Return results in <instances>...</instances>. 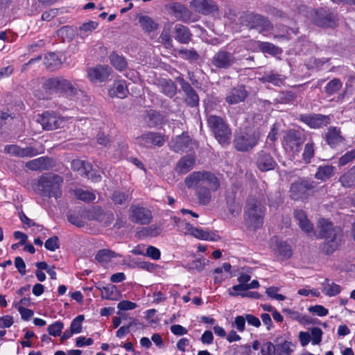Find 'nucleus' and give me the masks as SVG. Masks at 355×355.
I'll use <instances>...</instances> for the list:
<instances>
[{
  "label": "nucleus",
  "mask_w": 355,
  "mask_h": 355,
  "mask_svg": "<svg viewBox=\"0 0 355 355\" xmlns=\"http://www.w3.org/2000/svg\"><path fill=\"white\" fill-rule=\"evenodd\" d=\"M184 184L189 189H196L198 202L202 205L211 202L212 193L220 187V180L216 175L207 171L192 172L184 179Z\"/></svg>",
  "instance_id": "nucleus-1"
},
{
  "label": "nucleus",
  "mask_w": 355,
  "mask_h": 355,
  "mask_svg": "<svg viewBox=\"0 0 355 355\" xmlns=\"http://www.w3.org/2000/svg\"><path fill=\"white\" fill-rule=\"evenodd\" d=\"M266 208L255 197L248 198L244 209V220L246 225L252 229L260 227L263 223Z\"/></svg>",
  "instance_id": "nucleus-2"
},
{
  "label": "nucleus",
  "mask_w": 355,
  "mask_h": 355,
  "mask_svg": "<svg viewBox=\"0 0 355 355\" xmlns=\"http://www.w3.org/2000/svg\"><path fill=\"white\" fill-rule=\"evenodd\" d=\"M63 179L53 173H46L40 177L38 184L42 187L43 194L53 196L55 198L60 197V187Z\"/></svg>",
  "instance_id": "nucleus-3"
},
{
  "label": "nucleus",
  "mask_w": 355,
  "mask_h": 355,
  "mask_svg": "<svg viewBox=\"0 0 355 355\" xmlns=\"http://www.w3.org/2000/svg\"><path fill=\"white\" fill-rule=\"evenodd\" d=\"M207 123L220 144H225L230 142L231 130L222 118L211 115L207 119Z\"/></svg>",
  "instance_id": "nucleus-4"
},
{
  "label": "nucleus",
  "mask_w": 355,
  "mask_h": 355,
  "mask_svg": "<svg viewBox=\"0 0 355 355\" xmlns=\"http://www.w3.org/2000/svg\"><path fill=\"white\" fill-rule=\"evenodd\" d=\"M261 137L259 130H248L235 137L234 146L239 151H248L253 148Z\"/></svg>",
  "instance_id": "nucleus-5"
},
{
  "label": "nucleus",
  "mask_w": 355,
  "mask_h": 355,
  "mask_svg": "<svg viewBox=\"0 0 355 355\" xmlns=\"http://www.w3.org/2000/svg\"><path fill=\"white\" fill-rule=\"evenodd\" d=\"M43 87L47 90H53L63 92L65 94L72 96L78 93V89L68 80L56 77L47 79L43 84Z\"/></svg>",
  "instance_id": "nucleus-6"
},
{
  "label": "nucleus",
  "mask_w": 355,
  "mask_h": 355,
  "mask_svg": "<svg viewBox=\"0 0 355 355\" xmlns=\"http://www.w3.org/2000/svg\"><path fill=\"white\" fill-rule=\"evenodd\" d=\"M241 22L250 28L257 29L260 33L272 29V24L265 17L254 13H245L241 17Z\"/></svg>",
  "instance_id": "nucleus-7"
},
{
  "label": "nucleus",
  "mask_w": 355,
  "mask_h": 355,
  "mask_svg": "<svg viewBox=\"0 0 355 355\" xmlns=\"http://www.w3.org/2000/svg\"><path fill=\"white\" fill-rule=\"evenodd\" d=\"M37 121L42 125L44 130H53L62 128L65 125V120L63 117L55 112H46L39 116Z\"/></svg>",
  "instance_id": "nucleus-8"
},
{
  "label": "nucleus",
  "mask_w": 355,
  "mask_h": 355,
  "mask_svg": "<svg viewBox=\"0 0 355 355\" xmlns=\"http://www.w3.org/2000/svg\"><path fill=\"white\" fill-rule=\"evenodd\" d=\"M180 231L184 235H191L193 237L205 241H217L219 236L207 231L193 227L190 223L182 220L180 225Z\"/></svg>",
  "instance_id": "nucleus-9"
},
{
  "label": "nucleus",
  "mask_w": 355,
  "mask_h": 355,
  "mask_svg": "<svg viewBox=\"0 0 355 355\" xmlns=\"http://www.w3.org/2000/svg\"><path fill=\"white\" fill-rule=\"evenodd\" d=\"M315 184L313 181L300 180L293 183L291 185V197L295 200H302L307 197L308 193L315 188Z\"/></svg>",
  "instance_id": "nucleus-10"
},
{
  "label": "nucleus",
  "mask_w": 355,
  "mask_h": 355,
  "mask_svg": "<svg viewBox=\"0 0 355 355\" xmlns=\"http://www.w3.org/2000/svg\"><path fill=\"white\" fill-rule=\"evenodd\" d=\"M308 17L315 24L323 27H329L336 24L333 14L327 13L324 9L309 11Z\"/></svg>",
  "instance_id": "nucleus-11"
},
{
  "label": "nucleus",
  "mask_w": 355,
  "mask_h": 355,
  "mask_svg": "<svg viewBox=\"0 0 355 355\" xmlns=\"http://www.w3.org/2000/svg\"><path fill=\"white\" fill-rule=\"evenodd\" d=\"M138 143L144 147L162 146L167 137L159 132H149L142 135L137 138Z\"/></svg>",
  "instance_id": "nucleus-12"
},
{
  "label": "nucleus",
  "mask_w": 355,
  "mask_h": 355,
  "mask_svg": "<svg viewBox=\"0 0 355 355\" xmlns=\"http://www.w3.org/2000/svg\"><path fill=\"white\" fill-rule=\"evenodd\" d=\"M236 62L234 55L225 50L217 52L211 59V64L219 69H227Z\"/></svg>",
  "instance_id": "nucleus-13"
},
{
  "label": "nucleus",
  "mask_w": 355,
  "mask_h": 355,
  "mask_svg": "<svg viewBox=\"0 0 355 355\" xmlns=\"http://www.w3.org/2000/svg\"><path fill=\"white\" fill-rule=\"evenodd\" d=\"M166 8L168 13L175 17L177 19L184 22L190 21L191 12L184 5L180 3L173 2L167 4Z\"/></svg>",
  "instance_id": "nucleus-14"
},
{
  "label": "nucleus",
  "mask_w": 355,
  "mask_h": 355,
  "mask_svg": "<svg viewBox=\"0 0 355 355\" xmlns=\"http://www.w3.org/2000/svg\"><path fill=\"white\" fill-rule=\"evenodd\" d=\"M130 218L132 221L141 225L148 224L151 219V211L142 207L132 206Z\"/></svg>",
  "instance_id": "nucleus-15"
},
{
  "label": "nucleus",
  "mask_w": 355,
  "mask_h": 355,
  "mask_svg": "<svg viewBox=\"0 0 355 355\" xmlns=\"http://www.w3.org/2000/svg\"><path fill=\"white\" fill-rule=\"evenodd\" d=\"M71 168L73 171H78L81 175H85L94 182H97L101 179V175H94L91 173L92 166L89 162L80 159H74L71 162Z\"/></svg>",
  "instance_id": "nucleus-16"
},
{
  "label": "nucleus",
  "mask_w": 355,
  "mask_h": 355,
  "mask_svg": "<svg viewBox=\"0 0 355 355\" xmlns=\"http://www.w3.org/2000/svg\"><path fill=\"white\" fill-rule=\"evenodd\" d=\"M256 164L261 171L265 172L273 170L277 163L270 153L261 150L257 155Z\"/></svg>",
  "instance_id": "nucleus-17"
},
{
  "label": "nucleus",
  "mask_w": 355,
  "mask_h": 355,
  "mask_svg": "<svg viewBox=\"0 0 355 355\" xmlns=\"http://www.w3.org/2000/svg\"><path fill=\"white\" fill-rule=\"evenodd\" d=\"M304 141V137L297 130H288L284 136V142L286 147L289 148L293 151H298L299 147Z\"/></svg>",
  "instance_id": "nucleus-18"
},
{
  "label": "nucleus",
  "mask_w": 355,
  "mask_h": 355,
  "mask_svg": "<svg viewBox=\"0 0 355 355\" xmlns=\"http://www.w3.org/2000/svg\"><path fill=\"white\" fill-rule=\"evenodd\" d=\"M111 69L107 65H98L87 70V77L92 82H103L110 73Z\"/></svg>",
  "instance_id": "nucleus-19"
},
{
  "label": "nucleus",
  "mask_w": 355,
  "mask_h": 355,
  "mask_svg": "<svg viewBox=\"0 0 355 355\" xmlns=\"http://www.w3.org/2000/svg\"><path fill=\"white\" fill-rule=\"evenodd\" d=\"M301 119L313 128H320L330 123L329 116L322 114L304 115Z\"/></svg>",
  "instance_id": "nucleus-20"
},
{
  "label": "nucleus",
  "mask_w": 355,
  "mask_h": 355,
  "mask_svg": "<svg viewBox=\"0 0 355 355\" xmlns=\"http://www.w3.org/2000/svg\"><path fill=\"white\" fill-rule=\"evenodd\" d=\"M248 92L243 86L232 88L226 94L225 101L229 105H234L241 103L248 96Z\"/></svg>",
  "instance_id": "nucleus-21"
},
{
  "label": "nucleus",
  "mask_w": 355,
  "mask_h": 355,
  "mask_svg": "<svg viewBox=\"0 0 355 355\" xmlns=\"http://www.w3.org/2000/svg\"><path fill=\"white\" fill-rule=\"evenodd\" d=\"M334 234V236L329 238H324L326 239L325 242L322 244L321 247L322 251L327 254H329L333 253L340 245L341 242L342 237V231L336 230Z\"/></svg>",
  "instance_id": "nucleus-22"
},
{
  "label": "nucleus",
  "mask_w": 355,
  "mask_h": 355,
  "mask_svg": "<svg viewBox=\"0 0 355 355\" xmlns=\"http://www.w3.org/2000/svg\"><path fill=\"white\" fill-rule=\"evenodd\" d=\"M191 6L196 11L207 15L217 10L216 3L212 0H193Z\"/></svg>",
  "instance_id": "nucleus-23"
},
{
  "label": "nucleus",
  "mask_w": 355,
  "mask_h": 355,
  "mask_svg": "<svg viewBox=\"0 0 355 355\" xmlns=\"http://www.w3.org/2000/svg\"><path fill=\"white\" fill-rule=\"evenodd\" d=\"M191 143V139L187 134L183 133L172 139L170 148L175 153H182L187 150Z\"/></svg>",
  "instance_id": "nucleus-24"
},
{
  "label": "nucleus",
  "mask_w": 355,
  "mask_h": 355,
  "mask_svg": "<svg viewBox=\"0 0 355 355\" xmlns=\"http://www.w3.org/2000/svg\"><path fill=\"white\" fill-rule=\"evenodd\" d=\"M325 139L327 144L332 148L336 147L345 141L340 128L334 126L329 128Z\"/></svg>",
  "instance_id": "nucleus-25"
},
{
  "label": "nucleus",
  "mask_w": 355,
  "mask_h": 355,
  "mask_svg": "<svg viewBox=\"0 0 355 355\" xmlns=\"http://www.w3.org/2000/svg\"><path fill=\"white\" fill-rule=\"evenodd\" d=\"M318 236L320 238H329L334 236L336 230H341L339 227H334L333 224L326 219H320L318 221Z\"/></svg>",
  "instance_id": "nucleus-26"
},
{
  "label": "nucleus",
  "mask_w": 355,
  "mask_h": 355,
  "mask_svg": "<svg viewBox=\"0 0 355 355\" xmlns=\"http://www.w3.org/2000/svg\"><path fill=\"white\" fill-rule=\"evenodd\" d=\"M52 166L51 159L41 157L26 163V166L32 171L48 170Z\"/></svg>",
  "instance_id": "nucleus-27"
},
{
  "label": "nucleus",
  "mask_w": 355,
  "mask_h": 355,
  "mask_svg": "<svg viewBox=\"0 0 355 355\" xmlns=\"http://www.w3.org/2000/svg\"><path fill=\"white\" fill-rule=\"evenodd\" d=\"M174 37L181 44H188L191 40L192 34L189 28L182 24L174 27Z\"/></svg>",
  "instance_id": "nucleus-28"
},
{
  "label": "nucleus",
  "mask_w": 355,
  "mask_h": 355,
  "mask_svg": "<svg viewBox=\"0 0 355 355\" xmlns=\"http://www.w3.org/2000/svg\"><path fill=\"white\" fill-rule=\"evenodd\" d=\"M271 245L275 252L282 256V258L288 259L291 257V247L286 242L274 238L272 239Z\"/></svg>",
  "instance_id": "nucleus-29"
},
{
  "label": "nucleus",
  "mask_w": 355,
  "mask_h": 355,
  "mask_svg": "<svg viewBox=\"0 0 355 355\" xmlns=\"http://www.w3.org/2000/svg\"><path fill=\"white\" fill-rule=\"evenodd\" d=\"M196 159L191 155L184 156L178 162L175 171L179 174H184L191 171L195 164Z\"/></svg>",
  "instance_id": "nucleus-30"
},
{
  "label": "nucleus",
  "mask_w": 355,
  "mask_h": 355,
  "mask_svg": "<svg viewBox=\"0 0 355 355\" xmlns=\"http://www.w3.org/2000/svg\"><path fill=\"white\" fill-rule=\"evenodd\" d=\"M111 97L125 98L128 94L126 83L124 80H117L108 91Z\"/></svg>",
  "instance_id": "nucleus-31"
},
{
  "label": "nucleus",
  "mask_w": 355,
  "mask_h": 355,
  "mask_svg": "<svg viewBox=\"0 0 355 355\" xmlns=\"http://www.w3.org/2000/svg\"><path fill=\"white\" fill-rule=\"evenodd\" d=\"M339 182L344 188L355 187V165L343 173L339 178Z\"/></svg>",
  "instance_id": "nucleus-32"
},
{
  "label": "nucleus",
  "mask_w": 355,
  "mask_h": 355,
  "mask_svg": "<svg viewBox=\"0 0 355 355\" xmlns=\"http://www.w3.org/2000/svg\"><path fill=\"white\" fill-rule=\"evenodd\" d=\"M335 167L330 165L320 166L314 175L315 179L324 182L329 180L335 173Z\"/></svg>",
  "instance_id": "nucleus-33"
},
{
  "label": "nucleus",
  "mask_w": 355,
  "mask_h": 355,
  "mask_svg": "<svg viewBox=\"0 0 355 355\" xmlns=\"http://www.w3.org/2000/svg\"><path fill=\"white\" fill-rule=\"evenodd\" d=\"M137 18L140 26L146 33H150L157 30L159 27L158 24L147 15H138Z\"/></svg>",
  "instance_id": "nucleus-34"
},
{
  "label": "nucleus",
  "mask_w": 355,
  "mask_h": 355,
  "mask_svg": "<svg viewBox=\"0 0 355 355\" xmlns=\"http://www.w3.org/2000/svg\"><path fill=\"white\" fill-rule=\"evenodd\" d=\"M295 217L297 220L300 228L309 233L313 230V225L307 218L305 212L302 210H296L294 212Z\"/></svg>",
  "instance_id": "nucleus-35"
},
{
  "label": "nucleus",
  "mask_w": 355,
  "mask_h": 355,
  "mask_svg": "<svg viewBox=\"0 0 355 355\" xmlns=\"http://www.w3.org/2000/svg\"><path fill=\"white\" fill-rule=\"evenodd\" d=\"M121 257L119 254L109 250V249H103L99 250L96 255V259L102 264H105L111 261L112 259L114 257Z\"/></svg>",
  "instance_id": "nucleus-36"
},
{
  "label": "nucleus",
  "mask_w": 355,
  "mask_h": 355,
  "mask_svg": "<svg viewBox=\"0 0 355 355\" xmlns=\"http://www.w3.org/2000/svg\"><path fill=\"white\" fill-rule=\"evenodd\" d=\"M161 92L168 97H173L177 91L175 84L171 80H162L159 83Z\"/></svg>",
  "instance_id": "nucleus-37"
},
{
  "label": "nucleus",
  "mask_w": 355,
  "mask_h": 355,
  "mask_svg": "<svg viewBox=\"0 0 355 355\" xmlns=\"http://www.w3.org/2000/svg\"><path fill=\"white\" fill-rule=\"evenodd\" d=\"M341 291L340 286L334 282L329 283L326 279L322 283V292L327 296L332 297L337 295Z\"/></svg>",
  "instance_id": "nucleus-38"
},
{
  "label": "nucleus",
  "mask_w": 355,
  "mask_h": 355,
  "mask_svg": "<svg viewBox=\"0 0 355 355\" xmlns=\"http://www.w3.org/2000/svg\"><path fill=\"white\" fill-rule=\"evenodd\" d=\"M259 80L262 83H271L274 85L279 87L284 84L285 78L282 75L270 73L264 75L263 77L260 78Z\"/></svg>",
  "instance_id": "nucleus-39"
},
{
  "label": "nucleus",
  "mask_w": 355,
  "mask_h": 355,
  "mask_svg": "<svg viewBox=\"0 0 355 355\" xmlns=\"http://www.w3.org/2000/svg\"><path fill=\"white\" fill-rule=\"evenodd\" d=\"M259 49L263 53H267L272 55H278L281 53V49L273 44L265 42H256Z\"/></svg>",
  "instance_id": "nucleus-40"
},
{
  "label": "nucleus",
  "mask_w": 355,
  "mask_h": 355,
  "mask_svg": "<svg viewBox=\"0 0 355 355\" xmlns=\"http://www.w3.org/2000/svg\"><path fill=\"white\" fill-rule=\"evenodd\" d=\"M119 293L116 287L114 285L110 284L107 286L103 287L101 289V297L103 299L110 300H117Z\"/></svg>",
  "instance_id": "nucleus-41"
},
{
  "label": "nucleus",
  "mask_w": 355,
  "mask_h": 355,
  "mask_svg": "<svg viewBox=\"0 0 355 355\" xmlns=\"http://www.w3.org/2000/svg\"><path fill=\"white\" fill-rule=\"evenodd\" d=\"M177 55L184 59L195 61L199 58V55L194 49H181L175 50Z\"/></svg>",
  "instance_id": "nucleus-42"
},
{
  "label": "nucleus",
  "mask_w": 355,
  "mask_h": 355,
  "mask_svg": "<svg viewBox=\"0 0 355 355\" xmlns=\"http://www.w3.org/2000/svg\"><path fill=\"white\" fill-rule=\"evenodd\" d=\"M112 65L117 70L123 71L127 67V62L125 58L116 53H112L110 56Z\"/></svg>",
  "instance_id": "nucleus-43"
},
{
  "label": "nucleus",
  "mask_w": 355,
  "mask_h": 355,
  "mask_svg": "<svg viewBox=\"0 0 355 355\" xmlns=\"http://www.w3.org/2000/svg\"><path fill=\"white\" fill-rule=\"evenodd\" d=\"M75 196L85 202H92L95 200L96 196L94 193L83 189H77L74 191Z\"/></svg>",
  "instance_id": "nucleus-44"
},
{
  "label": "nucleus",
  "mask_w": 355,
  "mask_h": 355,
  "mask_svg": "<svg viewBox=\"0 0 355 355\" xmlns=\"http://www.w3.org/2000/svg\"><path fill=\"white\" fill-rule=\"evenodd\" d=\"M342 83L338 78H334L327 83L324 89L328 95H332L342 87Z\"/></svg>",
  "instance_id": "nucleus-45"
},
{
  "label": "nucleus",
  "mask_w": 355,
  "mask_h": 355,
  "mask_svg": "<svg viewBox=\"0 0 355 355\" xmlns=\"http://www.w3.org/2000/svg\"><path fill=\"white\" fill-rule=\"evenodd\" d=\"M295 345L289 341H284V343L277 345V351L279 354L290 355L294 349Z\"/></svg>",
  "instance_id": "nucleus-46"
},
{
  "label": "nucleus",
  "mask_w": 355,
  "mask_h": 355,
  "mask_svg": "<svg viewBox=\"0 0 355 355\" xmlns=\"http://www.w3.org/2000/svg\"><path fill=\"white\" fill-rule=\"evenodd\" d=\"M63 329H64L63 322L61 321H56L48 327L47 331H48L49 335L54 336V337H57L60 335Z\"/></svg>",
  "instance_id": "nucleus-47"
},
{
  "label": "nucleus",
  "mask_w": 355,
  "mask_h": 355,
  "mask_svg": "<svg viewBox=\"0 0 355 355\" xmlns=\"http://www.w3.org/2000/svg\"><path fill=\"white\" fill-rule=\"evenodd\" d=\"M98 27V23L94 21H89L83 24L79 28V33L82 37L87 35V33L94 31Z\"/></svg>",
  "instance_id": "nucleus-48"
},
{
  "label": "nucleus",
  "mask_w": 355,
  "mask_h": 355,
  "mask_svg": "<svg viewBox=\"0 0 355 355\" xmlns=\"http://www.w3.org/2000/svg\"><path fill=\"white\" fill-rule=\"evenodd\" d=\"M46 65L48 68L53 69L61 64L60 60L55 53H49L45 56Z\"/></svg>",
  "instance_id": "nucleus-49"
},
{
  "label": "nucleus",
  "mask_w": 355,
  "mask_h": 355,
  "mask_svg": "<svg viewBox=\"0 0 355 355\" xmlns=\"http://www.w3.org/2000/svg\"><path fill=\"white\" fill-rule=\"evenodd\" d=\"M315 150L313 144L307 143L305 145L304 150L302 154L303 160L306 163H310L311 158L314 156Z\"/></svg>",
  "instance_id": "nucleus-50"
},
{
  "label": "nucleus",
  "mask_w": 355,
  "mask_h": 355,
  "mask_svg": "<svg viewBox=\"0 0 355 355\" xmlns=\"http://www.w3.org/2000/svg\"><path fill=\"white\" fill-rule=\"evenodd\" d=\"M83 320L84 316L83 315H79L72 320L70 325V329L72 331V333L79 334L81 332L82 322Z\"/></svg>",
  "instance_id": "nucleus-51"
},
{
  "label": "nucleus",
  "mask_w": 355,
  "mask_h": 355,
  "mask_svg": "<svg viewBox=\"0 0 355 355\" xmlns=\"http://www.w3.org/2000/svg\"><path fill=\"white\" fill-rule=\"evenodd\" d=\"M311 340L313 345H318L322 340V331L319 327L311 329Z\"/></svg>",
  "instance_id": "nucleus-52"
},
{
  "label": "nucleus",
  "mask_w": 355,
  "mask_h": 355,
  "mask_svg": "<svg viewBox=\"0 0 355 355\" xmlns=\"http://www.w3.org/2000/svg\"><path fill=\"white\" fill-rule=\"evenodd\" d=\"M112 199L115 204L121 205L128 200V195L124 192L116 191L113 193Z\"/></svg>",
  "instance_id": "nucleus-53"
},
{
  "label": "nucleus",
  "mask_w": 355,
  "mask_h": 355,
  "mask_svg": "<svg viewBox=\"0 0 355 355\" xmlns=\"http://www.w3.org/2000/svg\"><path fill=\"white\" fill-rule=\"evenodd\" d=\"M58 237L56 236H52L46 240L44 243L45 248L51 252H54L59 248Z\"/></svg>",
  "instance_id": "nucleus-54"
},
{
  "label": "nucleus",
  "mask_w": 355,
  "mask_h": 355,
  "mask_svg": "<svg viewBox=\"0 0 355 355\" xmlns=\"http://www.w3.org/2000/svg\"><path fill=\"white\" fill-rule=\"evenodd\" d=\"M355 158V150L347 151L344 155L340 157L338 161L339 166H345L351 162Z\"/></svg>",
  "instance_id": "nucleus-55"
},
{
  "label": "nucleus",
  "mask_w": 355,
  "mask_h": 355,
  "mask_svg": "<svg viewBox=\"0 0 355 355\" xmlns=\"http://www.w3.org/2000/svg\"><path fill=\"white\" fill-rule=\"evenodd\" d=\"M185 94V101L189 105L194 107L198 104V96L194 90L191 91V92L186 93Z\"/></svg>",
  "instance_id": "nucleus-56"
},
{
  "label": "nucleus",
  "mask_w": 355,
  "mask_h": 355,
  "mask_svg": "<svg viewBox=\"0 0 355 355\" xmlns=\"http://www.w3.org/2000/svg\"><path fill=\"white\" fill-rule=\"evenodd\" d=\"M309 311L320 317L325 316L329 313L328 309L322 305L311 306L309 308Z\"/></svg>",
  "instance_id": "nucleus-57"
},
{
  "label": "nucleus",
  "mask_w": 355,
  "mask_h": 355,
  "mask_svg": "<svg viewBox=\"0 0 355 355\" xmlns=\"http://www.w3.org/2000/svg\"><path fill=\"white\" fill-rule=\"evenodd\" d=\"M123 264H127L128 266L130 268H135L136 266L142 268L146 269L148 270H151L153 268V264L145 261H140V262H133L131 263H127V261L125 259L123 260Z\"/></svg>",
  "instance_id": "nucleus-58"
},
{
  "label": "nucleus",
  "mask_w": 355,
  "mask_h": 355,
  "mask_svg": "<svg viewBox=\"0 0 355 355\" xmlns=\"http://www.w3.org/2000/svg\"><path fill=\"white\" fill-rule=\"evenodd\" d=\"M245 317L238 315L235 318L232 325L233 327H236L239 332H243L245 330Z\"/></svg>",
  "instance_id": "nucleus-59"
},
{
  "label": "nucleus",
  "mask_w": 355,
  "mask_h": 355,
  "mask_svg": "<svg viewBox=\"0 0 355 355\" xmlns=\"http://www.w3.org/2000/svg\"><path fill=\"white\" fill-rule=\"evenodd\" d=\"M245 291H248L246 284L239 283L237 285L233 286L229 290V294L232 296L241 295V293H244Z\"/></svg>",
  "instance_id": "nucleus-60"
},
{
  "label": "nucleus",
  "mask_w": 355,
  "mask_h": 355,
  "mask_svg": "<svg viewBox=\"0 0 355 355\" xmlns=\"http://www.w3.org/2000/svg\"><path fill=\"white\" fill-rule=\"evenodd\" d=\"M277 350V345L275 346L271 342L265 343L261 349L262 355H271Z\"/></svg>",
  "instance_id": "nucleus-61"
},
{
  "label": "nucleus",
  "mask_w": 355,
  "mask_h": 355,
  "mask_svg": "<svg viewBox=\"0 0 355 355\" xmlns=\"http://www.w3.org/2000/svg\"><path fill=\"white\" fill-rule=\"evenodd\" d=\"M279 289L277 287H270L266 290V294L271 298L275 299L278 301H283L285 300V296L282 294H278Z\"/></svg>",
  "instance_id": "nucleus-62"
},
{
  "label": "nucleus",
  "mask_w": 355,
  "mask_h": 355,
  "mask_svg": "<svg viewBox=\"0 0 355 355\" xmlns=\"http://www.w3.org/2000/svg\"><path fill=\"white\" fill-rule=\"evenodd\" d=\"M145 255L150 257L154 260H158L160 259L161 253L158 248L150 245L147 248Z\"/></svg>",
  "instance_id": "nucleus-63"
},
{
  "label": "nucleus",
  "mask_w": 355,
  "mask_h": 355,
  "mask_svg": "<svg viewBox=\"0 0 355 355\" xmlns=\"http://www.w3.org/2000/svg\"><path fill=\"white\" fill-rule=\"evenodd\" d=\"M205 259H198L196 260H193L190 264H189V269L191 270H196L198 271L202 270L205 266Z\"/></svg>",
  "instance_id": "nucleus-64"
}]
</instances>
